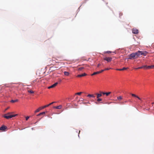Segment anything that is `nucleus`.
I'll return each mask as SVG.
<instances>
[{
	"label": "nucleus",
	"mask_w": 154,
	"mask_h": 154,
	"mask_svg": "<svg viewBox=\"0 0 154 154\" xmlns=\"http://www.w3.org/2000/svg\"><path fill=\"white\" fill-rule=\"evenodd\" d=\"M146 51L143 52L142 51H138L136 53H133L128 55V59L132 60L134 59L138 58L141 55L145 56L146 55Z\"/></svg>",
	"instance_id": "f257e3e1"
},
{
	"label": "nucleus",
	"mask_w": 154,
	"mask_h": 154,
	"mask_svg": "<svg viewBox=\"0 0 154 154\" xmlns=\"http://www.w3.org/2000/svg\"><path fill=\"white\" fill-rule=\"evenodd\" d=\"M13 112H8V113L5 114L3 116L4 117L7 119L11 118L13 117H14L17 115V114L11 115V114Z\"/></svg>",
	"instance_id": "f03ea898"
},
{
	"label": "nucleus",
	"mask_w": 154,
	"mask_h": 154,
	"mask_svg": "<svg viewBox=\"0 0 154 154\" xmlns=\"http://www.w3.org/2000/svg\"><path fill=\"white\" fill-rule=\"evenodd\" d=\"M103 60L108 62H110L112 60V58L110 57H105L103 58Z\"/></svg>",
	"instance_id": "7ed1b4c3"
},
{
	"label": "nucleus",
	"mask_w": 154,
	"mask_h": 154,
	"mask_svg": "<svg viewBox=\"0 0 154 154\" xmlns=\"http://www.w3.org/2000/svg\"><path fill=\"white\" fill-rule=\"evenodd\" d=\"M132 32L134 34H137L139 32L138 30L136 29H132Z\"/></svg>",
	"instance_id": "20e7f679"
},
{
	"label": "nucleus",
	"mask_w": 154,
	"mask_h": 154,
	"mask_svg": "<svg viewBox=\"0 0 154 154\" xmlns=\"http://www.w3.org/2000/svg\"><path fill=\"white\" fill-rule=\"evenodd\" d=\"M58 84L57 82H56L54 84L52 85H51V86H49L48 87V88L50 89V88H54Z\"/></svg>",
	"instance_id": "39448f33"
},
{
	"label": "nucleus",
	"mask_w": 154,
	"mask_h": 154,
	"mask_svg": "<svg viewBox=\"0 0 154 154\" xmlns=\"http://www.w3.org/2000/svg\"><path fill=\"white\" fill-rule=\"evenodd\" d=\"M7 128V127L4 125L2 126L0 128V130L2 131H5Z\"/></svg>",
	"instance_id": "423d86ee"
},
{
	"label": "nucleus",
	"mask_w": 154,
	"mask_h": 154,
	"mask_svg": "<svg viewBox=\"0 0 154 154\" xmlns=\"http://www.w3.org/2000/svg\"><path fill=\"white\" fill-rule=\"evenodd\" d=\"M63 73L64 75L66 76H69L70 74V73L67 71H64Z\"/></svg>",
	"instance_id": "0eeeda50"
},
{
	"label": "nucleus",
	"mask_w": 154,
	"mask_h": 154,
	"mask_svg": "<svg viewBox=\"0 0 154 154\" xmlns=\"http://www.w3.org/2000/svg\"><path fill=\"white\" fill-rule=\"evenodd\" d=\"M87 75V74L85 73H84L80 75H79L77 76V77H81L82 76H84Z\"/></svg>",
	"instance_id": "6e6552de"
},
{
	"label": "nucleus",
	"mask_w": 154,
	"mask_h": 154,
	"mask_svg": "<svg viewBox=\"0 0 154 154\" xmlns=\"http://www.w3.org/2000/svg\"><path fill=\"white\" fill-rule=\"evenodd\" d=\"M62 106L61 105H59L56 106H54L53 107V108L57 109H60L62 108Z\"/></svg>",
	"instance_id": "1a4fd4ad"
},
{
	"label": "nucleus",
	"mask_w": 154,
	"mask_h": 154,
	"mask_svg": "<svg viewBox=\"0 0 154 154\" xmlns=\"http://www.w3.org/2000/svg\"><path fill=\"white\" fill-rule=\"evenodd\" d=\"M131 95L132 96L134 97H137V98L140 100H141V99L138 96H137L135 94H131Z\"/></svg>",
	"instance_id": "9d476101"
},
{
	"label": "nucleus",
	"mask_w": 154,
	"mask_h": 154,
	"mask_svg": "<svg viewBox=\"0 0 154 154\" xmlns=\"http://www.w3.org/2000/svg\"><path fill=\"white\" fill-rule=\"evenodd\" d=\"M127 68L123 67V68L122 69H116V70L119 71H122L126 70L127 69Z\"/></svg>",
	"instance_id": "9b49d317"
},
{
	"label": "nucleus",
	"mask_w": 154,
	"mask_h": 154,
	"mask_svg": "<svg viewBox=\"0 0 154 154\" xmlns=\"http://www.w3.org/2000/svg\"><path fill=\"white\" fill-rule=\"evenodd\" d=\"M153 68H154V65L148 66L147 67L148 69H153Z\"/></svg>",
	"instance_id": "f8f14e48"
},
{
	"label": "nucleus",
	"mask_w": 154,
	"mask_h": 154,
	"mask_svg": "<svg viewBox=\"0 0 154 154\" xmlns=\"http://www.w3.org/2000/svg\"><path fill=\"white\" fill-rule=\"evenodd\" d=\"M100 73V72L99 71H97V72H94L91 75H97V74H98Z\"/></svg>",
	"instance_id": "ddd939ff"
},
{
	"label": "nucleus",
	"mask_w": 154,
	"mask_h": 154,
	"mask_svg": "<svg viewBox=\"0 0 154 154\" xmlns=\"http://www.w3.org/2000/svg\"><path fill=\"white\" fill-rule=\"evenodd\" d=\"M96 94L97 95V98H99V97L102 96V94H101V93L100 94Z\"/></svg>",
	"instance_id": "4468645a"
},
{
	"label": "nucleus",
	"mask_w": 154,
	"mask_h": 154,
	"mask_svg": "<svg viewBox=\"0 0 154 154\" xmlns=\"http://www.w3.org/2000/svg\"><path fill=\"white\" fill-rule=\"evenodd\" d=\"M45 112H41V113H40L39 114H38L37 115V116H40L41 115H44L45 114Z\"/></svg>",
	"instance_id": "2eb2a0df"
},
{
	"label": "nucleus",
	"mask_w": 154,
	"mask_h": 154,
	"mask_svg": "<svg viewBox=\"0 0 154 154\" xmlns=\"http://www.w3.org/2000/svg\"><path fill=\"white\" fill-rule=\"evenodd\" d=\"M87 97H94L95 96L93 95V94H89L88 95Z\"/></svg>",
	"instance_id": "dca6fc26"
},
{
	"label": "nucleus",
	"mask_w": 154,
	"mask_h": 154,
	"mask_svg": "<svg viewBox=\"0 0 154 154\" xmlns=\"http://www.w3.org/2000/svg\"><path fill=\"white\" fill-rule=\"evenodd\" d=\"M117 99L119 100H120L122 99V97L121 96H120L117 97Z\"/></svg>",
	"instance_id": "f3484780"
},
{
	"label": "nucleus",
	"mask_w": 154,
	"mask_h": 154,
	"mask_svg": "<svg viewBox=\"0 0 154 154\" xmlns=\"http://www.w3.org/2000/svg\"><path fill=\"white\" fill-rule=\"evenodd\" d=\"M41 110L40 107L37 109L35 112V113L39 111L40 110Z\"/></svg>",
	"instance_id": "a211bd4d"
},
{
	"label": "nucleus",
	"mask_w": 154,
	"mask_h": 154,
	"mask_svg": "<svg viewBox=\"0 0 154 154\" xmlns=\"http://www.w3.org/2000/svg\"><path fill=\"white\" fill-rule=\"evenodd\" d=\"M48 107V105H45L44 106H42V107H40L41 109H43L46 107Z\"/></svg>",
	"instance_id": "6ab92c4d"
},
{
	"label": "nucleus",
	"mask_w": 154,
	"mask_h": 154,
	"mask_svg": "<svg viewBox=\"0 0 154 154\" xmlns=\"http://www.w3.org/2000/svg\"><path fill=\"white\" fill-rule=\"evenodd\" d=\"M84 69V68L83 67H81L80 68H79L78 69V71H80Z\"/></svg>",
	"instance_id": "aec40b11"
},
{
	"label": "nucleus",
	"mask_w": 154,
	"mask_h": 154,
	"mask_svg": "<svg viewBox=\"0 0 154 154\" xmlns=\"http://www.w3.org/2000/svg\"><path fill=\"white\" fill-rule=\"evenodd\" d=\"M18 101V100L17 99H16V100H12L11 101V102L12 103H15V102H17Z\"/></svg>",
	"instance_id": "412c9836"
},
{
	"label": "nucleus",
	"mask_w": 154,
	"mask_h": 154,
	"mask_svg": "<svg viewBox=\"0 0 154 154\" xmlns=\"http://www.w3.org/2000/svg\"><path fill=\"white\" fill-rule=\"evenodd\" d=\"M127 101H125V102H120L119 103V104H124L125 103H127Z\"/></svg>",
	"instance_id": "4be33fe9"
},
{
	"label": "nucleus",
	"mask_w": 154,
	"mask_h": 154,
	"mask_svg": "<svg viewBox=\"0 0 154 154\" xmlns=\"http://www.w3.org/2000/svg\"><path fill=\"white\" fill-rule=\"evenodd\" d=\"M28 92L30 94H33V93H34V91H33L32 90H28Z\"/></svg>",
	"instance_id": "5701e85b"
},
{
	"label": "nucleus",
	"mask_w": 154,
	"mask_h": 154,
	"mask_svg": "<svg viewBox=\"0 0 154 154\" xmlns=\"http://www.w3.org/2000/svg\"><path fill=\"white\" fill-rule=\"evenodd\" d=\"M147 67H148V66L146 65H144V66H142V68H144V69H148Z\"/></svg>",
	"instance_id": "b1692460"
},
{
	"label": "nucleus",
	"mask_w": 154,
	"mask_h": 154,
	"mask_svg": "<svg viewBox=\"0 0 154 154\" xmlns=\"http://www.w3.org/2000/svg\"><path fill=\"white\" fill-rule=\"evenodd\" d=\"M111 93V92H106V96H108Z\"/></svg>",
	"instance_id": "393cba45"
},
{
	"label": "nucleus",
	"mask_w": 154,
	"mask_h": 154,
	"mask_svg": "<svg viewBox=\"0 0 154 154\" xmlns=\"http://www.w3.org/2000/svg\"><path fill=\"white\" fill-rule=\"evenodd\" d=\"M82 93V92H78V93H76L75 94H77V95H80Z\"/></svg>",
	"instance_id": "a878e982"
},
{
	"label": "nucleus",
	"mask_w": 154,
	"mask_h": 154,
	"mask_svg": "<svg viewBox=\"0 0 154 154\" xmlns=\"http://www.w3.org/2000/svg\"><path fill=\"white\" fill-rule=\"evenodd\" d=\"M142 66H140V67H139L137 68H135L134 69H142Z\"/></svg>",
	"instance_id": "bb28decb"
},
{
	"label": "nucleus",
	"mask_w": 154,
	"mask_h": 154,
	"mask_svg": "<svg viewBox=\"0 0 154 154\" xmlns=\"http://www.w3.org/2000/svg\"><path fill=\"white\" fill-rule=\"evenodd\" d=\"M55 103V102H52V103H50V104H48L47 105H48V106H50V105H51V104H53V103Z\"/></svg>",
	"instance_id": "cd10ccee"
},
{
	"label": "nucleus",
	"mask_w": 154,
	"mask_h": 154,
	"mask_svg": "<svg viewBox=\"0 0 154 154\" xmlns=\"http://www.w3.org/2000/svg\"><path fill=\"white\" fill-rule=\"evenodd\" d=\"M105 70L104 69H102L100 71H99V72H100V73H101L102 72H103L104 71H105Z\"/></svg>",
	"instance_id": "c85d7f7f"
},
{
	"label": "nucleus",
	"mask_w": 154,
	"mask_h": 154,
	"mask_svg": "<svg viewBox=\"0 0 154 154\" xmlns=\"http://www.w3.org/2000/svg\"><path fill=\"white\" fill-rule=\"evenodd\" d=\"M102 99H101V98H98L97 100V101H101L102 100Z\"/></svg>",
	"instance_id": "c756f323"
},
{
	"label": "nucleus",
	"mask_w": 154,
	"mask_h": 154,
	"mask_svg": "<svg viewBox=\"0 0 154 154\" xmlns=\"http://www.w3.org/2000/svg\"><path fill=\"white\" fill-rule=\"evenodd\" d=\"M29 118V117L28 116L26 117V121H27L28 119Z\"/></svg>",
	"instance_id": "7c9ffc66"
},
{
	"label": "nucleus",
	"mask_w": 154,
	"mask_h": 154,
	"mask_svg": "<svg viewBox=\"0 0 154 154\" xmlns=\"http://www.w3.org/2000/svg\"><path fill=\"white\" fill-rule=\"evenodd\" d=\"M100 93H101V94H102L103 95L106 94V93L102 92H100Z\"/></svg>",
	"instance_id": "2f4dec72"
},
{
	"label": "nucleus",
	"mask_w": 154,
	"mask_h": 154,
	"mask_svg": "<svg viewBox=\"0 0 154 154\" xmlns=\"http://www.w3.org/2000/svg\"><path fill=\"white\" fill-rule=\"evenodd\" d=\"M111 69V68H106L105 69H104V70H109V69Z\"/></svg>",
	"instance_id": "473e14b6"
},
{
	"label": "nucleus",
	"mask_w": 154,
	"mask_h": 154,
	"mask_svg": "<svg viewBox=\"0 0 154 154\" xmlns=\"http://www.w3.org/2000/svg\"><path fill=\"white\" fill-rule=\"evenodd\" d=\"M112 52L111 51H107L106 52V53H111Z\"/></svg>",
	"instance_id": "72a5a7b5"
},
{
	"label": "nucleus",
	"mask_w": 154,
	"mask_h": 154,
	"mask_svg": "<svg viewBox=\"0 0 154 154\" xmlns=\"http://www.w3.org/2000/svg\"><path fill=\"white\" fill-rule=\"evenodd\" d=\"M101 65V64H98L97 65V67H99Z\"/></svg>",
	"instance_id": "f704fd0d"
},
{
	"label": "nucleus",
	"mask_w": 154,
	"mask_h": 154,
	"mask_svg": "<svg viewBox=\"0 0 154 154\" xmlns=\"http://www.w3.org/2000/svg\"><path fill=\"white\" fill-rule=\"evenodd\" d=\"M36 81H37V80H34L33 81V82H36Z\"/></svg>",
	"instance_id": "c9c22d12"
},
{
	"label": "nucleus",
	"mask_w": 154,
	"mask_h": 154,
	"mask_svg": "<svg viewBox=\"0 0 154 154\" xmlns=\"http://www.w3.org/2000/svg\"><path fill=\"white\" fill-rule=\"evenodd\" d=\"M101 2L102 3L104 2V1L103 0H101Z\"/></svg>",
	"instance_id": "e433bc0d"
},
{
	"label": "nucleus",
	"mask_w": 154,
	"mask_h": 154,
	"mask_svg": "<svg viewBox=\"0 0 154 154\" xmlns=\"http://www.w3.org/2000/svg\"><path fill=\"white\" fill-rule=\"evenodd\" d=\"M9 108V107H8L7 108H6L5 109V110H8V109Z\"/></svg>",
	"instance_id": "4c0bfd02"
},
{
	"label": "nucleus",
	"mask_w": 154,
	"mask_h": 154,
	"mask_svg": "<svg viewBox=\"0 0 154 154\" xmlns=\"http://www.w3.org/2000/svg\"><path fill=\"white\" fill-rule=\"evenodd\" d=\"M140 100L141 101V102H143V101H142V100L141 99V100Z\"/></svg>",
	"instance_id": "58836bf2"
},
{
	"label": "nucleus",
	"mask_w": 154,
	"mask_h": 154,
	"mask_svg": "<svg viewBox=\"0 0 154 154\" xmlns=\"http://www.w3.org/2000/svg\"><path fill=\"white\" fill-rule=\"evenodd\" d=\"M59 81H60V82H61V79H60V80H59Z\"/></svg>",
	"instance_id": "ea45409f"
},
{
	"label": "nucleus",
	"mask_w": 154,
	"mask_h": 154,
	"mask_svg": "<svg viewBox=\"0 0 154 154\" xmlns=\"http://www.w3.org/2000/svg\"><path fill=\"white\" fill-rule=\"evenodd\" d=\"M152 104H154V102L152 103Z\"/></svg>",
	"instance_id": "a19ab883"
}]
</instances>
